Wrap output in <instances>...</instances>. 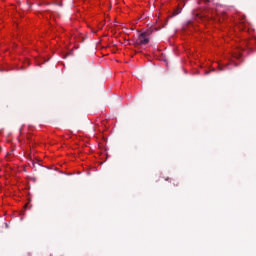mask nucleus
<instances>
[{"label":"nucleus","mask_w":256,"mask_h":256,"mask_svg":"<svg viewBox=\"0 0 256 256\" xmlns=\"http://www.w3.org/2000/svg\"><path fill=\"white\" fill-rule=\"evenodd\" d=\"M151 30H147L146 32L141 33L138 36L136 45H147L149 43V37H151Z\"/></svg>","instance_id":"obj_1"},{"label":"nucleus","mask_w":256,"mask_h":256,"mask_svg":"<svg viewBox=\"0 0 256 256\" xmlns=\"http://www.w3.org/2000/svg\"><path fill=\"white\" fill-rule=\"evenodd\" d=\"M174 187H179V182H174Z\"/></svg>","instance_id":"obj_2"},{"label":"nucleus","mask_w":256,"mask_h":256,"mask_svg":"<svg viewBox=\"0 0 256 256\" xmlns=\"http://www.w3.org/2000/svg\"><path fill=\"white\" fill-rule=\"evenodd\" d=\"M206 3H209V1H211V0H204Z\"/></svg>","instance_id":"obj_3"},{"label":"nucleus","mask_w":256,"mask_h":256,"mask_svg":"<svg viewBox=\"0 0 256 256\" xmlns=\"http://www.w3.org/2000/svg\"><path fill=\"white\" fill-rule=\"evenodd\" d=\"M33 167H35V163L33 164Z\"/></svg>","instance_id":"obj_4"}]
</instances>
